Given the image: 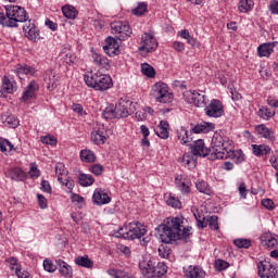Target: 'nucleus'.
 <instances>
[{
	"label": "nucleus",
	"instance_id": "obj_1",
	"mask_svg": "<svg viewBox=\"0 0 278 278\" xmlns=\"http://www.w3.org/2000/svg\"><path fill=\"white\" fill-rule=\"evenodd\" d=\"M156 231L161 242L172 244V242H177V240H188L192 235V227L184 225V218L181 217H167L156 228Z\"/></svg>",
	"mask_w": 278,
	"mask_h": 278
},
{
	"label": "nucleus",
	"instance_id": "obj_2",
	"mask_svg": "<svg viewBox=\"0 0 278 278\" xmlns=\"http://www.w3.org/2000/svg\"><path fill=\"white\" fill-rule=\"evenodd\" d=\"M5 15L0 12V25L2 27H18L20 23H27V11L18 5H5Z\"/></svg>",
	"mask_w": 278,
	"mask_h": 278
},
{
	"label": "nucleus",
	"instance_id": "obj_3",
	"mask_svg": "<svg viewBox=\"0 0 278 278\" xmlns=\"http://www.w3.org/2000/svg\"><path fill=\"white\" fill-rule=\"evenodd\" d=\"M212 153L216 160H229L235 157L233 144L229 139H224L223 136L215 134L212 139Z\"/></svg>",
	"mask_w": 278,
	"mask_h": 278
},
{
	"label": "nucleus",
	"instance_id": "obj_4",
	"mask_svg": "<svg viewBox=\"0 0 278 278\" xmlns=\"http://www.w3.org/2000/svg\"><path fill=\"white\" fill-rule=\"evenodd\" d=\"M84 80L88 88H93V90H100L101 92L112 88V77L101 74V72L85 74Z\"/></svg>",
	"mask_w": 278,
	"mask_h": 278
},
{
	"label": "nucleus",
	"instance_id": "obj_5",
	"mask_svg": "<svg viewBox=\"0 0 278 278\" xmlns=\"http://www.w3.org/2000/svg\"><path fill=\"white\" fill-rule=\"evenodd\" d=\"M144 233H147L144 225L138 222H132L117 230L116 238H124V240H140Z\"/></svg>",
	"mask_w": 278,
	"mask_h": 278
},
{
	"label": "nucleus",
	"instance_id": "obj_6",
	"mask_svg": "<svg viewBox=\"0 0 278 278\" xmlns=\"http://www.w3.org/2000/svg\"><path fill=\"white\" fill-rule=\"evenodd\" d=\"M151 96L155 98L159 103H170L173 101V93L168 91V85L164 83H156L152 87Z\"/></svg>",
	"mask_w": 278,
	"mask_h": 278
},
{
	"label": "nucleus",
	"instance_id": "obj_7",
	"mask_svg": "<svg viewBox=\"0 0 278 278\" xmlns=\"http://www.w3.org/2000/svg\"><path fill=\"white\" fill-rule=\"evenodd\" d=\"M111 31L117 38V40H127L134 34L131 30V26L127 22H112L111 23Z\"/></svg>",
	"mask_w": 278,
	"mask_h": 278
},
{
	"label": "nucleus",
	"instance_id": "obj_8",
	"mask_svg": "<svg viewBox=\"0 0 278 278\" xmlns=\"http://www.w3.org/2000/svg\"><path fill=\"white\" fill-rule=\"evenodd\" d=\"M115 110L118 118H127L136 112V103L128 98H121L115 104Z\"/></svg>",
	"mask_w": 278,
	"mask_h": 278
},
{
	"label": "nucleus",
	"instance_id": "obj_9",
	"mask_svg": "<svg viewBox=\"0 0 278 278\" xmlns=\"http://www.w3.org/2000/svg\"><path fill=\"white\" fill-rule=\"evenodd\" d=\"M157 39L155 36H153V34L144 33L141 36L139 51H142L143 53H153V51L157 50Z\"/></svg>",
	"mask_w": 278,
	"mask_h": 278
},
{
	"label": "nucleus",
	"instance_id": "obj_10",
	"mask_svg": "<svg viewBox=\"0 0 278 278\" xmlns=\"http://www.w3.org/2000/svg\"><path fill=\"white\" fill-rule=\"evenodd\" d=\"M204 113L208 116V118H220V116L225 115V106L220 100L213 99L204 108Z\"/></svg>",
	"mask_w": 278,
	"mask_h": 278
},
{
	"label": "nucleus",
	"instance_id": "obj_11",
	"mask_svg": "<svg viewBox=\"0 0 278 278\" xmlns=\"http://www.w3.org/2000/svg\"><path fill=\"white\" fill-rule=\"evenodd\" d=\"M257 268L261 278H278L277 265L270 264L266 260L258 262Z\"/></svg>",
	"mask_w": 278,
	"mask_h": 278
},
{
	"label": "nucleus",
	"instance_id": "obj_12",
	"mask_svg": "<svg viewBox=\"0 0 278 278\" xmlns=\"http://www.w3.org/2000/svg\"><path fill=\"white\" fill-rule=\"evenodd\" d=\"M103 51L109 58H116L121 53V43L114 37H108L103 46Z\"/></svg>",
	"mask_w": 278,
	"mask_h": 278
},
{
	"label": "nucleus",
	"instance_id": "obj_13",
	"mask_svg": "<svg viewBox=\"0 0 278 278\" xmlns=\"http://www.w3.org/2000/svg\"><path fill=\"white\" fill-rule=\"evenodd\" d=\"M38 90H40V86L38 85V83L36 80H31L28 86L25 88L22 97H21V101L22 102H27V101H31V99H34V97H36V92H38Z\"/></svg>",
	"mask_w": 278,
	"mask_h": 278
},
{
	"label": "nucleus",
	"instance_id": "obj_14",
	"mask_svg": "<svg viewBox=\"0 0 278 278\" xmlns=\"http://www.w3.org/2000/svg\"><path fill=\"white\" fill-rule=\"evenodd\" d=\"M139 268L142 275H153L155 273V258L146 256L139 262Z\"/></svg>",
	"mask_w": 278,
	"mask_h": 278
},
{
	"label": "nucleus",
	"instance_id": "obj_15",
	"mask_svg": "<svg viewBox=\"0 0 278 278\" xmlns=\"http://www.w3.org/2000/svg\"><path fill=\"white\" fill-rule=\"evenodd\" d=\"M191 153L194 156L206 157V155H210V149L205 147V142L203 140L199 139L191 146Z\"/></svg>",
	"mask_w": 278,
	"mask_h": 278
},
{
	"label": "nucleus",
	"instance_id": "obj_16",
	"mask_svg": "<svg viewBox=\"0 0 278 278\" xmlns=\"http://www.w3.org/2000/svg\"><path fill=\"white\" fill-rule=\"evenodd\" d=\"M0 92L3 97H5V94H14V92H16V81L8 76H4L0 87Z\"/></svg>",
	"mask_w": 278,
	"mask_h": 278
},
{
	"label": "nucleus",
	"instance_id": "obj_17",
	"mask_svg": "<svg viewBox=\"0 0 278 278\" xmlns=\"http://www.w3.org/2000/svg\"><path fill=\"white\" fill-rule=\"evenodd\" d=\"M23 31L28 40H38V36H40L38 28H36V24L31 23V20L26 22L23 26Z\"/></svg>",
	"mask_w": 278,
	"mask_h": 278
},
{
	"label": "nucleus",
	"instance_id": "obj_18",
	"mask_svg": "<svg viewBox=\"0 0 278 278\" xmlns=\"http://www.w3.org/2000/svg\"><path fill=\"white\" fill-rule=\"evenodd\" d=\"M92 199L96 205H108L112 201V198L101 189L94 190Z\"/></svg>",
	"mask_w": 278,
	"mask_h": 278
},
{
	"label": "nucleus",
	"instance_id": "obj_19",
	"mask_svg": "<svg viewBox=\"0 0 278 278\" xmlns=\"http://www.w3.org/2000/svg\"><path fill=\"white\" fill-rule=\"evenodd\" d=\"M215 127L213 123L202 122L191 126L190 134H210V131H214Z\"/></svg>",
	"mask_w": 278,
	"mask_h": 278
},
{
	"label": "nucleus",
	"instance_id": "obj_20",
	"mask_svg": "<svg viewBox=\"0 0 278 278\" xmlns=\"http://www.w3.org/2000/svg\"><path fill=\"white\" fill-rule=\"evenodd\" d=\"M108 140V137H105V128L99 127L94 128L91 132V141L94 144H105V141Z\"/></svg>",
	"mask_w": 278,
	"mask_h": 278
},
{
	"label": "nucleus",
	"instance_id": "obj_21",
	"mask_svg": "<svg viewBox=\"0 0 278 278\" xmlns=\"http://www.w3.org/2000/svg\"><path fill=\"white\" fill-rule=\"evenodd\" d=\"M5 175L10 179H13V181H25V179H27V174H25L23 172V169H21L18 167H14V168L8 169L5 172Z\"/></svg>",
	"mask_w": 278,
	"mask_h": 278
},
{
	"label": "nucleus",
	"instance_id": "obj_22",
	"mask_svg": "<svg viewBox=\"0 0 278 278\" xmlns=\"http://www.w3.org/2000/svg\"><path fill=\"white\" fill-rule=\"evenodd\" d=\"M185 277L187 278H205V270H203L199 266H188V268H184Z\"/></svg>",
	"mask_w": 278,
	"mask_h": 278
},
{
	"label": "nucleus",
	"instance_id": "obj_23",
	"mask_svg": "<svg viewBox=\"0 0 278 278\" xmlns=\"http://www.w3.org/2000/svg\"><path fill=\"white\" fill-rule=\"evenodd\" d=\"M191 100L195 108H205L207 105V96L198 91L191 92Z\"/></svg>",
	"mask_w": 278,
	"mask_h": 278
},
{
	"label": "nucleus",
	"instance_id": "obj_24",
	"mask_svg": "<svg viewBox=\"0 0 278 278\" xmlns=\"http://www.w3.org/2000/svg\"><path fill=\"white\" fill-rule=\"evenodd\" d=\"M261 242L266 249H275L278 245L277 237L273 236L270 232L262 235Z\"/></svg>",
	"mask_w": 278,
	"mask_h": 278
},
{
	"label": "nucleus",
	"instance_id": "obj_25",
	"mask_svg": "<svg viewBox=\"0 0 278 278\" xmlns=\"http://www.w3.org/2000/svg\"><path fill=\"white\" fill-rule=\"evenodd\" d=\"M92 62L98 66V68H104L108 71L110 68V60L102 54H99L97 52L92 53Z\"/></svg>",
	"mask_w": 278,
	"mask_h": 278
},
{
	"label": "nucleus",
	"instance_id": "obj_26",
	"mask_svg": "<svg viewBox=\"0 0 278 278\" xmlns=\"http://www.w3.org/2000/svg\"><path fill=\"white\" fill-rule=\"evenodd\" d=\"M175 184L182 194H190V182L182 175H176Z\"/></svg>",
	"mask_w": 278,
	"mask_h": 278
},
{
	"label": "nucleus",
	"instance_id": "obj_27",
	"mask_svg": "<svg viewBox=\"0 0 278 278\" xmlns=\"http://www.w3.org/2000/svg\"><path fill=\"white\" fill-rule=\"evenodd\" d=\"M207 226L213 231H216V229H218V216L216 215L204 216L202 222V229H205V227Z\"/></svg>",
	"mask_w": 278,
	"mask_h": 278
},
{
	"label": "nucleus",
	"instance_id": "obj_28",
	"mask_svg": "<svg viewBox=\"0 0 278 278\" xmlns=\"http://www.w3.org/2000/svg\"><path fill=\"white\" fill-rule=\"evenodd\" d=\"M56 264L59 266V271H60V275H62V277H65V278L73 277V267H71L68 263L62 260H58Z\"/></svg>",
	"mask_w": 278,
	"mask_h": 278
},
{
	"label": "nucleus",
	"instance_id": "obj_29",
	"mask_svg": "<svg viewBox=\"0 0 278 278\" xmlns=\"http://www.w3.org/2000/svg\"><path fill=\"white\" fill-rule=\"evenodd\" d=\"M1 121L4 125L12 127V129H16V127H18V118H16L12 113H3L1 115Z\"/></svg>",
	"mask_w": 278,
	"mask_h": 278
},
{
	"label": "nucleus",
	"instance_id": "obj_30",
	"mask_svg": "<svg viewBox=\"0 0 278 278\" xmlns=\"http://www.w3.org/2000/svg\"><path fill=\"white\" fill-rule=\"evenodd\" d=\"M177 138L180 140L181 144H190V142L193 140L192 132L188 134L186 127H180L177 130Z\"/></svg>",
	"mask_w": 278,
	"mask_h": 278
},
{
	"label": "nucleus",
	"instance_id": "obj_31",
	"mask_svg": "<svg viewBox=\"0 0 278 278\" xmlns=\"http://www.w3.org/2000/svg\"><path fill=\"white\" fill-rule=\"evenodd\" d=\"M273 49H275V43H263L257 48V54L260 58H269V55L273 53Z\"/></svg>",
	"mask_w": 278,
	"mask_h": 278
},
{
	"label": "nucleus",
	"instance_id": "obj_32",
	"mask_svg": "<svg viewBox=\"0 0 278 278\" xmlns=\"http://www.w3.org/2000/svg\"><path fill=\"white\" fill-rule=\"evenodd\" d=\"M16 262V258H10L11 270H15V275L18 278H29V271L21 268Z\"/></svg>",
	"mask_w": 278,
	"mask_h": 278
},
{
	"label": "nucleus",
	"instance_id": "obj_33",
	"mask_svg": "<svg viewBox=\"0 0 278 278\" xmlns=\"http://www.w3.org/2000/svg\"><path fill=\"white\" fill-rule=\"evenodd\" d=\"M43 80L47 84L48 90H55L58 87L56 81L58 78H55V73L53 71H49L45 74Z\"/></svg>",
	"mask_w": 278,
	"mask_h": 278
},
{
	"label": "nucleus",
	"instance_id": "obj_34",
	"mask_svg": "<svg viewBox=\"0 0 278 278\" xmlns=\"http://www.w3.org/2000/svg\"><path fill=\"white\" fill-rule=\"evenodd\" d=\"M15 74L17 75V77H20V79L21 75H30L31 77H34V75H36V68L26 64L17 65L15 68Z\"/></svg>",
	"mask_w": 278,
	"mask_h": 278
},
{
	"label": "nucleus",
	"instance_id": "obj_35",
	"mask_svg": "<svg viewBox=\"0 0 278 278\" xmlns=\"http://www.w3.org/2000/svg\"><path fill=\"white\" fill-rule=\"evenodd\" d=\"M74 263L81 268H92L94 266V262L88 255L76 256Z\"/></svg>",
	"mask_w": 278,
	"mask_h": 278
},
{
	"label": "nucleus",
	"instance_id": "obj_36",
	"mask_svg": "<svg viewBox=\"0 0 278 278\" xmlns=\"http://www.w3.org/2000/svg\"><path fill=\"white\" fill-rule=\"evenodd\" d=\"M252 151L256 157H262L264 155H268L271 149L266 144H252Z\"/></svg>",
	"mask_w": 278,
	"mask_h": 278
},
{
	"label": "nucleus",
	"instance_id": "obj_37",
	"mask_svg": "<svg viewBox=\"0 0 278 278\" xmlns=\"http://www.w3.org/2000/svg\"><path fill=\"white\" fill-rule=\"evenodd\" d=\"M55 175L58 177V181H60V184H64V179L68 177V169H66V166H64V164L58 163L55 165Z\"/></svg>",
	"mask_w": 278,
	"mask_h": 278
},
{
	"label": "nucleus",
	"instance_id": "obj_38",
	"mask_svg": "<svg viewBox=\"0 0 278 278\" xmlns=\"http://www.w3.org/2000/svg\"><path fill=\"white\" fill-rule=\"evenodd\" d=\"M155 134L159 136V138L166 140V138H168V122L161 121L155 129Z\"/></svg>",
	"mask_w": 278,
	"mask_h": 278
},
{
	"label": "nucleus",
	"instance_id": "obj_39",
	"mask_svg": "<svg viewBox=\"0 0 278 278\" xmlns=\"http://www.w3.org/2000/svg\"><path fill=\"white\" fill-rule=\"evenodd\" d=\"M255 131L261 138H265L266 140H273V131L266 127V125L261 124L255 127Z\"/></svg>",
	"mask_w": 278,
	"mask_h": 278
},
{
	"label": "nucleus",
	"instance_id": "obj_40",
	"mask_svg": "<svg viewBox=\"0 0 278 278\" xmlns=\"http://www.w3.org/2000/svg\"><path fill=\"white\" fill-rule=\"evenodd\" d=\"M62 13L63 16H65V18H71L72 21H74V18H77V9H75V7L67 4L65 7L62 8Z\"/></svg>",
	"mask_w": 278,
	"mask_h": 278
},
{
	"label": "nucleus",
	"instance_id": "obj_41",
	"mask_svg": "<svg viewBox=\"0 0 278 278\" xmlns=\"http://www.w3.org/2000/svg\"><path fill=\"white\" fill-rule=\"evenodd\" d=\"M254 5L255 3L253 0H240L238 4L239 12L247 14V12H251V10H253Z\"/></svg>",
	"mask_w": 278,
	"mask_h": 278
},
{
	"label": "nucleus",
	"instance_id": "obj_42",
	"mask_svg": "<svg viewBox=\"0 0 278 278\" xmlns=\"http://www.w3.org/2000/svg\"><path fill=\"white\" fill-rule=\"evenodd\" d=\"M108 275H110V277H114V278H134V276L129 275V273H127L123 269H115V268L108 269Z\"/></svg>",
	"mask_w": 278,
	"mask_h": 278
},
{
	"label": "nucleus",
	"instance_id": "obj_43",
	"mask_svg": "<svg viewBox=\"0 0 278 278\" xmlns=\"http://www.w3.org/2000/svg\"><path fill=\"white\" fill-rule=\"evenodd\" d=\"M78 182L84 187L92 186L94 184V178L90 174H79Z\"/></svg>",
	"mask_w": 278,
	"mask_h": 278
},
{
	"label": "nucleus",
	"instance_id": "obj_44",
	"mask_svg": "<svg viewBox=\"0 0 278 278\" xmlns=\"http://www.w3.org/2000/svg\"><path fill=\"white\" fill-rule=\"evenodd\" d=\"M257 116L263 121H270L273 116H275V111H270V109L266 106H261L257 112Z\"/></svg>",
	"mask_w": 278,
	"mask_h": 278
},
{
	"label": "nucleus",
	"instance_id": "obj_45",
	"mask_svg": "<svg viewBox=\"0 0 278 278\" xmlns=\"http://www.w3.org/2000/svg\"><path fill=\"white\" fill-rule=\"evenodd\" d=\"M178 36H180V38H184V40H187L188 45H191V47H197V39L190 36V31L188 29L178 31Z\"/></svg>",
	"mask_w": 278,
	"mask_h": 278
},
{
	"label": "nucleus",
	"instance_id": "obj_46",
	"mask_svg": "<svg viewBox=\"0 0 278 278\" xmlns=\"http://www.w3.org/2000/svg\"><path fill=\"white\" fill-rule=\"evenodd\" d=\"M80 160H81L83 162L90 163V162H96L97 156L94 155V152H93V151H90V150H81V151H80Z\"/></svg>",
	"mask_w": 278,
	"mask_h": 278
},
{
	"label": "nucleus",
	"instance_id": "obj_47",
	"mask_svg": "<svg viewBox=\"0 0 278 278\" xmlns=\"http://www.w3.org/2000/svg\"><path fill=\"white\" fill-rule=\"evenodd\" d=\"M141 73L146 75V77H150V79L155 77V68H153L149 63L141 64Z\"/></svg>",
	"mask_w": 278,
	"mask_h": 278
},
{
	"label": "nucleus",
	"instance_id": "obj_48",
	"mask_svg": "<svg viewBox=\"0 0 278 278\" xmlns=\"http://www.w3.org/2000/svg\"><path fill=\"white\" fill-rule=\"evenodd\" d=\"M166 273H168V267L166 264L155 262L153 274L162 278Z\"/></svg>",
	"mask_w": 278,
	"mask_h": 278
},
{
	"label": "nucleus",
	"instance_id": "obj_49",
	"mask_svg": "<svg viewBox=\"0 0 278 278\" xmlns=\"http://www.w3.org/2000/svg\"><path fill=\"white\" fill-rule=\"evenodd\" d=\"M103 118L112 119V118H121L118 117V113H116V106H108L103 113H102Z\"/></svg>",
	"mask_w": 278,
	"mask_h": 278
},
{
	"label": "nucleus",
	"instance_id": "obj_50",
	"mask_svg": "<svg viewBox=\"0 0 278 278\" xmlns=\"http://www.w3.org/2000/svg\"><path fill=\"white\" fill-rule=\"evenodd\" d=\"M14 149V144L8 139L0 138V151L1 153H10Z\"/></svg>",
	"mask_w": 278,
	"mask_h": 278
},
{
	"label": "nucleus",
	"instance_id": "obj_51",
	"mask_svg": "<svg viewBox=\"0 0 278 278\" xmlns=\"http://www.w3.org/2000/svg\"><path fill=\"white\" fill-rule=\"evenodd\" d=\"M148 5L144 2H139L135 9H132L131 13L135 16H142L144 12H147Z\"/></svg>",
	"mask_w": 278,
	"mask_h": 278
},
{
	"label": "nucleus",
	"instance_id": "obj_52",
	"mask_svg": "<svg viewBox=\"0 0 278 278\" xmlns=\"http://www.w3.org/2000/svg\"><path fill=\"white\" fill-rule=\"evenodd\" d=\"M181 162L185 166L191 168V166H197V161L190 153H185L181 157Z\"/></svg>",
	"mask_w": 278,
	"mask_h": 278
},
{
	"label": "nucleus",
	"instance_id": "obj_53",
	"mask_svg": "<svg viewBox=\"0 0 278 278\" xmlns=\"http://www.w3.org/2000/svg\"><path fill=\"white\" fill-rule=\"evenodd\" d=\"M233 244L238 247V249H249V247H251V240L239 238L233 240Z\"/></svg>",
	"mask_w": 278,
	"mask_h": 278
},
{
	"label": "nucleus",
	"instance_id": "obj_54",
	"mask_svg": "<svg viewBox=\"0 0 278 278\" xmlns=\"http://www.w3.org/2000/svg\"><path fill=\"white\" fill-rule=\"evenodd\" d=\"M197 190L203 194H210V185L206 181L199 180L195 182Z\"/></svg>",
	"mask_w": 278,
	"mask_h": 278
},
{
	"label": "nucleus",
	"instance_id": "obj_55",
	"mask_svg": "<svg viewBox=\"0 0 278 278\" xmlns=\"http://www.w3.org/2000/svg\"><path fill=\"white\" fill-rule=\"evenodd\" d=\"M43 268L47 273H55V270H58V267L53 264V261L49 258L43 261Z\"/></svg>",
	"mask_w": 278,
	"mask_h": 278
},
{
	"label": "nucleus",
	"instance_id": "obj_56",
	"mask_svg": "<svg viewBox=\"0 0 278 278\" xmlns=\"http://www.w3.org/2000/svg\"><path fill=\"white\" fill-rule=\"evenodd\" d=\"M63 60L65 63H67L70 66L73 64H77V56L73 54V52H67L64 56Z\"/></svg>",
	"mask_w": 278,
	"mask_h": 278
},
{
	"label": "nucleus",
	"instance_id": "obj_57",
	"mask_svg": "<svg viewBox=\"0 0 278 278\" xmlns=\"http://www.w3.org/2000/svg\"><path fill=\"white\" fill-rule=\"evenodd\" d=\"M159 255L160 257H163V260H168L170 256V249L166 245H160L159 247Z\"/></svg>",
	"mask_w": 278,
	"mask_h": 278
},
{
	"label": "nucleus",
	"instance_id": "obj_58",
	"mask_svg": "<svg viewBox=\"0 0 278 278\" xmlns=\"http://www.w3.org/2000/svg\"><path fill=\"white\" fill-rule=\"evenodd\" d=\"M167 205H169L170 207H176L179 208L181 207V202L179 201V199L169 195V198L166 201Z\"/></svg>",
	"mask_w": 278,
	"mask_h": 278
},
{
	"label": "nucleus",
	"instance_id": "obj_59",
	"mask_svg": "<svg viewBox=\"0 0 278 278\" xmlns=\"http://www.w3.org/2000/svg\"><path fill=\"white\" fill-rule=\"evenodd\" d=\"M215 268L216 270H225L227 268H229V263H227L226 261L224 260H217L215 261Z\"/></svg>",
	"mask_w": 278,
	"mask_h": 278
},
{
	"label": "nucleus",
	"instance_id": "obj_60",
	"mask_svg": "<svg viewBox=\"0 0 278 278\" xmlns=\"http://www.w3.org/2000/svg\"><path fill=\"white\" fill-rule=\"evenodd\" d=\"M42 144H50L51 147H54V144H58V139L51 136L41 137Z\"/></svg>",
	"mask_w": 278,
	"mask_h": 278
},
{
	"label": "nucleus",
	"instance_id": "obj_61",
	"mask_svg": "<svg viewBox=\"0 0 278 278\" xmlns=\"http://www.w3.org/2000/svg\"><path fill=\"white\" fill-rule=\"evenodd\" d=\"M119 253H123V255H125L126 257H130L131 256V249L125 244H119L117 247Z\"/></svg>",
	"mask_w": 278,
	"mask_h": 278
},
{
	"label": "nucleus",
	"instance_id": "obj_62",
	"mask_svg": "<svg viewBox=\"0 0 278 278\" xmlns=\"http://www.w3.org/2000/svg\"><path fill=\"white\" fill-rule=\"evenodd\" d=\"M90 173H92L93 175H102L103 173V165L101 164H94L90 167Z\"/></svg>",
	"mask_w": 278,
	"mask_h": 278
},
{
	"label": "nucleus",
	"instance_id": "obj_63",
	"mask_svg": "<svg viewBox=\"0 0 278 278\" xmlns=\"http://www.w3.org/2000/svg\"><path fill=\"white\" fill-rule=\"evenodd\" d=\"M37 199H38L39 207L41 210H47V206H48L47 198H45V195L40 193H37Z\"/></svg>",
	"mask_w": 278,
	"mask_h": 278
},
{
	"label": "nucleus",
	"instance_id": "obj_64",
	"mask_svg": "<svg viewBox=\"0 0 278 278\" xmlns=\"http://www.w3.org/2000/svg\"><path fill=\"white\" fill-rule=\"evenodd\" d=\"M269 11L273 14H277L278 15V1L277 0H271L269 3Z\"/></svg>",
	"mask_w": 278,
	"mask_h": 278
}]
</instances>
